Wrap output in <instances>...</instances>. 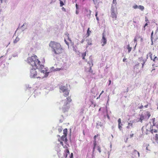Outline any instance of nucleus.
Returning <instances> with one entry per match:
<instances>
[{"instance_id":"f257e3e1","label":"nucleus","mask_w":158,"mask_h":158,"mask_svg":"<svg viewBox=\"0 0 158 158\" xmlns=\"http://www.w3.org/2000/svg\"><path fill=\"white\" fill-rule=\"evenodd\" d=\"M27 61L32 67L30 70V78H43L48 76L50 72H47L46 69L40 64L36 56L28 58Z\"/></svg>"},{"instance_id":"f03ea898","label":"nucleus","mask_w":158,"mask_h":158,"mask_svg":"<svg viewBox=\"0 0 158 158\" xmlns=\"http://www.w3.org/2000/svg\"><path fill=\"white\" fill-rule=\"evenodd\" d=\"M49 46L52 48V51L54 56L59 55L62 52L63 49L60 44L54 41H51L49 44Z\"/></svg>"},{"instance_id":"7ed1b4c3","label":"nucleus","mask_w":158,"mask_h":158,"mask_svg":"<svg viewBox=\"0 0 158 158\" xmlns=\"http://www.w3.org/2000/svg\"><path fill=\"white\" fill-rule=\"evenodd\" d=\"M71 101V99L69 97L66 98V99L63 100L61 103H64L62 107V110L64 112L67 111L69 108V103Z\"/></svg>"},{"instance_id":"20e7f679","label":"nucleus","mask_w":158,"mask_h":158,"mask_svg":"<svg viewBox=\"0 0 158 158\" xmlns=\"http://www.w3.org/2000/svg\"><path fill=\"white\" fill-rule=\"evenodd\" d=\"M117 7L115 5L111 6V17L115 19L117 17L116 15Z\"/></svg>"},{"instance_id":"39448f33","label":"nucleus","mask_w":158,"mask_h":158,"mask_svg":"<svg viewBox=\"0 0 158 158\" xmlns=\"http://www.w3.org/2000/svg\"><path fill=\"white\" fill-rule=\"evenodd\" d=\"M60 92L64 93V95L66 97L69 94V92L67 88L64 86H61L60 87Z\"/></svg>"},{"instance_id":"423d86ee","label":"nucleus","mask_w":158,"mask_h":158,"mask_svg":"<svg viewBox=\"0 0 158 158\" xmlns=\"http://www.w3.org/2000/svg\"><path fill=\"white\" fill-rule=\"evenodd\" d=\"M107 42V40L106 35L103 33L102 34V39L101 40V43H102V46H103L105 45Z\"/></svg>"},{"instance_id":"0eeeda50","label":"nucleus","mask_w":158,"mask_h":158,"mask_svg":"<svg viewBox=\"0 0 158 158\" xmlns=\"http://www.w3.org/2000/svg\"><path fill=\"white\" fill-rule=\"evenodd\" d=\"M141 130L143 134H146V135L148 134V130L145 125L142 127Z\"/></svg>"},{"instance_id":"6e6552de","label":"nucleus","mask_w":158,"mask_h":158,"mask_svg":"<svg viewBox=\"0 0 158 158\" xmlns=\"http://www.w3.org/2000/svg\"><path fill=\"white\" fill-rule=\"evenodd\" d=\"M148 55H149L151 59L153 60L154 61L156 62L158 60V58L156 56L153 59H152V54L151 52H149L147 56H148Z\"/></svg>"},{"instance_id":"1a4fd4ad","label":"nucleus","mask_w":158,"mask_h":158,"mask_svg":"<svg viewBox=\"0 0 158 158\" xmlns=\"http://www.w3.org/2000/svg\"><path fill=\"white\" fill-rule=\"evenodd\" d=\"M133 155L135 157H139V152L136 150H134V152H133Z\"/></svg>"},{"instance_id":"9d476101","label":"nucleus","mask_w":158,"mask_h":158,"mask_svg":"<svg viewBox=\"0 0 158 158\" xmlns=\"http://www.w3.org/2000/svg\"><path fill=\"white\" fill-rule=\"evenodd\" d=\"M27 24L26 23L23 24V25L21 27V28L23 31H24L27 28Z\"/></svg>"},{"instance_id":"9b49d317","label":"nucleus","mask_w":158,"mask_h":158,"mask_svg":"<svg viewBox=\"0 0 158 158\" xmlns=\"http://www.w3.org/2000/svg\"><path fill=\"white\" fill-rule=\"evenodd\" d=\"M133 121H130V123H128V125L127 127V129H130L133 127Z\"/></svg>"},{"instance_id":"f8f14e48","label":"nucleus","mask_w":158,"mask_h":158,"mask_svg":"<svg viewBox=\"0 0 158 158\" xmlns=\"http://www.w3.org/2000/svg\"><path fill=\"white\" fill-rule=\"evenodd\" d=\"M147 129L148 130V133L150 131H151V125L150 124H147L145 125Z\"/></svg>"},{"instance_id":"ddd939ff","label":"nucleus","mask_w":158,"mask_h":158,"mask_svg":"<svg viewBox=\"0 0 158 158\" xmlns=\"http://www.w3.org/2000/svg\"><path fill=\"white\" fill-rule=\"evenodd\" d=\"M126 48L128 49V53L131 52L132 49V48L130 47L129 44H128L126 46Z\"/></svg>"},{"instance_id":"4468645a","label":"nucleus","mask_w":158,"mask_h":158,"mask_svg":"<svg viewBox=\"0 0 158 158\" xmlns=\"http://www.w3.org/2000/svg\"><path fill=\"white\" fill-rule=\"evenodd\" d=\"M20 39L18 37H16L15 39L13 41V43L14 44L16 43Z\"/></svg>"},{"instance_id":"2eb2a0df","label":"nucleus","mask_w":158,"mask_h":158,"mask_svg":"<svg viewBox=\"0 0 158 158\" xmlns=\"http://www.w3.org/2000/svg\"><path fill=\"white\" fill-rule=\"evenodd\" d=\"M88 63L89 64V66H92L93 65V61L91 59H90V60L88 62Z\"/></svg>"},{"instance_id":"dca6fc26","label":"nucleus","mask_w":158,"mask_h":158,"mask_svg":"<svg viewBox=\"0 0 158 158\" xmlns=\"http://www.w3.org/2000/svg\"><path fill=\"white\" fill-rule=\"evenodd\" d=\"M87 41V44L88 45H91L92 44V41L91 39L88 40Z\"/></svg>"},{"instance_id":"f3484780","label":"nucleus","mask_w":158,"mask_h":158,"mask_svg":"<svg viewBox=\"0 0 158 158\" xmlns=\"http://www.w3.org/2000/svg\"><path fill=\"white\" fill-rule=\"evenodd\" d=\"M86 52H85L83 53H82V59L85 60V57L86 55Z\"/></svg>"},{"instance_id":"a211bd4d","label":"nucleus","mask_w":158,"mask_h":158,"mask_svg":"<svg viewBox=\"0 0 158 158\" xmlns=\"http://www.w3.org/2000/svg\"><path fill=\"white\" fill-rule=\"evenodd\" d=\"M138 8L139 9L141 10H143L144 9V7L141 5H139L138 6Z\"/></svg>"},{"instance_id":"6ab92c4d","label":"nucleus","mask_w":158,"mask_h":158,"mask_svg":"<svg viewBox=\"0 0 158 158\" xmlns=\"http://www.w3.org/2000/svg\"><path fill=\"white\" fill-rule=\"evenodd\" d=\"M116 4H117V2L116 0H113V3L112 5V6H114V5H115V6H116Z\"/></svg>"},{"instance_id":"aec40b11","label":"nucleus","mask_w":158,"mask_h":158,"mask_svg":"<svg viewBox=\"0 0 158 158\" xmlns=\"http://www.w3.org/2000/svg\"><path fill=\"white\" fill-rule=\"evenodd\" d=\"M144 119V116L143 115H141L140 116L139 121L142 122V120Z\"/></svg>"},{"instance_id":"412c9836","label":"nucleus","mask_w":158,"mask_h":158,"mask_svg":"<svg viewBox=\"0 0 158 158\" xmlns=\"http://www.w3.org/2000/svg\"><path fill=\"white\" fill-rule=\"evenodd\" d=\"M66 135H63L62 136V137H61V140H63V141H64V140H66V139H66Z\"/></svg>"},{"instance_id":"4be33fe9","label":"nucleus","mask_w":158,"mask_h":158,"mask_svg":"<svg viewBox=\"0 0 158 158\" xmlns=\"http://www.w3.org/2000/svg\"><path fill=\"white\" fill-rule=\"evenodd\" d=\"M94 3L95 5L98 4V0H93Z\"/></svg>"},{"instance_id":"5701e85b","label":"nucleus","mask_w":158,"mask_h":158,"mask_svg":"<svg viewBox=\"0 0 158 158\" xmlns=\"http://www.w3.org/2000/svg\"><path fill=\"white\" fill-rule=\"evenodd\" d=\"M59 0L60 1V7H62L64 5V4L63 3V2L61 0Z\"/></svg>"},{"instance_id":"b1692460","label":"nucleus","mask_w":158,"mask_h":158,"mask_svg":"<svg viewBox=\"0 0 158 158\" xmlns=\"http://www.w3.org/2000/svg\"><path fill=\"white\" fill-rule=\"evenodd\" d=\"M67 129H65L63 130V133L64 135L66 136L67 132Z\"/></svg>"},{"instance_id":"393cba45","label":"nucleus","mask_w":158,"mask_h":158,"mask_svg":"<svg viewBox=\"0 0 158 158\" xmlns=\"http://www.w3.org/2000/svg\"><path fill=\"white\" fill-rule=\"evenodd\" d=\"M68 36V40L70 42V43H71V44L73 45V43L72 42V40H71V39L69 37L68 35H67Z\"/></svg>"},{"instance_id":"a878e982","label":"nucleus","mask_w":158,"mask_h":158,"mask_svg":"<svg viewBox=\"0 0 158 158\" xmlns=\"http://www.w3.org/2000/svg\"><path fill=\"white\" fill-rule=\"evenodd\" d=\"M133 7L134 9H136L138 8V6H137V5H135L134 6H133Z\"/></svg>"},{"instance_id":"bb28decb","label":"nucleus","mask_w":158,"mask_h":158,"mask_svg":"<svg viewBox=\"0 0 158 158\" xmlns=\"http://www.w3.org/2000/svg\"><path fill=\"white\" fill-rule=\"evenodd\" d=\"M98 135H95L94 136V141H96V138L97 137H98Z\"/></svg>"},{"instance_id":"cd10ccee","label":"nucleus","mask_w":158,"mask_h":158,"mask_svg":"<svg viewBox=\"0 0 158 158\" xmlns=\"http://www.w3.org/2000/svg\"><path fill=\"white\" fill-rule=\"evenodd\" d=\"M86 11L89 14V16H90V14H91V11L90 10H87Z\"/></svg>"},{"instance_id":"c85d7f7f","label":"nucleus","mask_w":158,"mask_h":158,"mask_svg":"<svg viewBox=\"0 0 158 158\" xmlns=\"http://www.w3.org/2000/svg\"><path fill=\"white\" fill-rule=\"evenodd\" d=\"M96 141H94V149L95 146H96Z\"/></svg>"},{"instance_id":"c756f323","label":"nucleus","mask_w":158,"mask_h":158,"mask_svg":"<svg viewBox=\"0 0 158 158\" xmlns=\"http://www.w3.org/2000/svg\"><path fill=\"white\" fill-rule=\"evenodd\" d=\"M118 124H121V125H122L121 123V119L120 118H119L118 120Z\"/></svg>"},{"instance_id":"7c9ffc66","label":"nucleus","mask_w":158,"mask_h":158,"mask_svg":"<svg viewBox=\"0 0 158 158\" xmlns=\"http://www.w3.org/2000/svg\"><path fill=\"white\" fill-rule=\"evenodd\" d=\"M64 158H66L67 156H68V154H67L66 153H65L64 154Z\"/></svg>"},{"instance_id":"2f4dec72","label":"nucleus","mask_w":158,"mask_h":158,"mask_svg":"<svg viewBox=\"0 0 158 158\" xmlns=\"http://www.w3.org/2000/svg\"><path fill=\"white\" fill-rule=\"evenodd\" d=\"M151 131H152V133H153V132H154V133H156L157 132V130H153L152 129Z\"/></svg>"},{"instance_id":"473e14b6","label":"nucleus","mask_w":158,"mask_h":158,"mask_svg":"<svg viewBox=\"0 0 158 158\" xmlns=\"http://www.w3.org/2000/svg\"><path fill=\"white\" fill-rule=\"evenodd\" d=\"M153 31H152L151 34V39H153L152 36H153Z\"/></svg>"},{"instance_id":"72a5a7b5","label":"nucleus","mask_w":158,"mask_h":158,"mask_svg":"<svg viewBox=\"0 0 158 158\" xmlns=\"http://www.w3.org/2000/svg\"><path fill=\"white\" fill-rule=\"evenodd\" d=\"M69 158H73V153H71Z\"/></svg>"},{"instance_id":"f704fd0d","label":"nucleus","mask_w":158,"mask_h":158,"mask_svg":"<svg viewBox=\"0 0 158 158\" xmlns=\"http://www.w3.org/2000/svg\"><path fill=\"white\" fill-rule=\"evenodd\" d=\"M64 42L67 45H68V46L69 45V43L65 39H64Z\"/></svg>"},{"instance_id":"c9c22d12","label":"nucleus","mask_w":158,"mask_h":158,"mask_svg":"<svg viewBox=\"0 0 158 158\" xmlns=\"http://www.w3.org/2000/svg\"><path fill=\"white\" fill-rule=\"evenodd\" d=\"M118 128L119 129V130H121V129L122 128V127H121V126L119 124H118Z\"/></svg>"},{"instance_id":"e433bc0d","label":"nucleus","mask_w":158,"mask_h":158,"mask_svg":"<svg viewBox=\"0 0 158 158\" xmlns=\"http://www.w3.org/2000/svg\"><path fill=\"white\" fill-rule=\"evenodd\" d=\"M92 66H89V68H90V69H89V72H92V71L91 69V67H92Z\"/></svg>"},{"instance_id":"4c0bfd02","label":"nucleus","mask_w":158,"mask_h":158,"mask_svg":"<svg viewBox=\"0 0 158 158\" xmlns=\"http://www.w3.org/2000/svg\"><path fill=\"white\" fill-rule=\"evenodd\" d=\"M95 16L96 17H98L97 16V15H98V11L96 10H95Z\"/></svg>"},{"instance_id":"58836bf2","label":"nucleus","mask_w":158,"mask_h":158,"mask_svg":"<svg viewBox=\"0 0 158 158\" xmlns=\"http://www.w3.org/2000/svg\"><path fill=\"white\" fill-rule=\"evenodd\" d=\"M155 138L156 139H158V135L157 134H156Z\"/></svg>"},{"instance_id":"ea45409f","label":"nucleus","mask_w":158,"mask_h":158,"mask_svg":"<svg viewBox=\"0 0 158 158\" xmlns=\"http://www.w3.org/2000/svg\"><path fill=\"white\" fill-rule=\"evenodd\" d=\"M98 151L100 153L101 152V149L99 147H98Z\"/></svg>"},{"instance_id":"a19ab883","label":"nucleus","mask_w":158,"mask_h":158,"mask_svg":"<svg viewBox=\"0 0 158 158\" xmlns=\"http://www.w3.org/2000/svg\"><path fill=\"white\" fill-rule=\"evenodd\" d=\"M65 153H67H67L69 154V151L68 149L66 150Z\"/></svg>"},{"instance_id":"79ce46f5","label":"nucleus","mask_w":158,"mask_h":158,"mask_svg":"<svg viewBox=\"0 0 158 158\" xmlns=\"http://www.w3.org/2000/svg\"><path fill=\"white\" fill-rule=\"evenodd\" d=\"M137 39L136 37H135L134 40V42L135 43L137 41Z\"/></svg>"},{"instance_id":"37998d69","label":"nucleus","mask_w":158,"mask_h":158,"mask_svg":"<svg viewBox=\"0 0 158 158\" xmlns=\"http://www.w3.org/2000/svg\"><path fill=\"white\" fill-rule=\"evenodd\" d=\"M147 25H148V24H147V23H146L145 24V25H144V27H143V28H144V30H145V27L146 26H147Z\"/></svg>"},{"instance_id":"c03bdc74","label":"nucleus","mask_w":158,"mask_h":158,"mask_svg":"<svg viewBox=\"0 0 158 158\" xmlns=\"http://www.w3.org/2000/svg\"><path fill=\"white\" fill-rule=\"evenodd\" d=\"M62 10H63L64 11H66L64 7H62Z\"/></svg>"},{"instance_id":"a18cd8bd","label":"nucleus","mask_w":158,"mask_h":158,"mask_svg":"<svg viewBox=\"0 0 158 158\" xmlns=\"http://www.w3.org/2000/svg\"><path fill=\"white\" fill-rule=\"evenodd\" d=\"M133 135H134V134H131L130 135V137L131 138L133 136Z\"/></svg>"},{"instance_id":"49530a36","label":"nucleus","mask_w":158,"mask_h":158,"mask_svg":"<svg viewBox=\"0 0 158 158\" xmlns=\"http://www.w3.org/2000/svg\"><path fill=\"white\" fill-rule=\"evenodd\" d=\"M109 85L111 84V80H109Z\"/></svg>"},{"instance_id":"de8ad7c7","label":"nucleus","mask_w":158,"mask_h":158,"mask_svg":"<svg viewBox=\"0 0 158 158\" xmlns=\"http://www.w3.org/2000/svg\"><path fill=\"white\" fill-rule=\"evenodd\" d=\"M145 63V61H144L143 62L142 64V67H143V66Z\"/></svg>"},{"instance_id":"09e8293b","label":"nucleus","mask_w":158,"mask_h":158,"mask_svg":"<svg viewBox=\"0 0 158 158\" xmlns=\"http://www.w3.org/2000/svg\"><path fill=\"white\" fill-rule=\"evenodd\" d=\"M96 19L98 21V23L99 22L98 21L99 20V18H98V17H96Z\"/></svg>"},{"instance_id":"8fccbe9b","label":"nucleus","mask_w":158,"mask_h":158,"mask_svg":"<svg viewBox=\"0 0 158 158\" xmlns=\"http://www.w3.org/2000/svg\"><path fill=\"white\" fill-rule=\"evenodd\" d=\"M73 50L74 51H76V48H75L74 46L73 47Z\"/></svg>"},{"instance_id":"3c124183","label":"nucleus","mask_w":158,"mask_h":158,"mask_svg":"<svg viewBox=\"0 0 158 158\" xmlns=\"http://www.w3.org/2000/svg\"><path fill=\"white\" fill-rule=\"evenodd\" d=\"M151 41L152 42V44H151L152 45H153V39H151Z\"/></svg>"},{"instance_id":"603ef678","label":"nucleus","mask_w":158,"mask_h":158,"mask_svg":"<svg viewBox=\"0 0 158 158\" xmlns=\"http://www.w3.org/2000/svg\"><path fill=\"white\" fill-rule=\"evenodd\" d=\"M126 60H127L126 58H124L123 60V61L124 62H125Z\"/></svg>"},{"instance_id":"864d4df0","label":"nucleus","mask_w":158,"mask_h":158,"mask_svg":"<svg viewBox=\"0 0 158 158\" xmlns=\"http://www.w3.org/2000/svg\"><path fill=\"white\" fill-rule=\"evenodd\" d=\"M143 106L142 105V106H140V107H139V108L140 109H142L143 108Z\"/></svg>"},{"instance_id":"5fc2aeb1","label":"nucleus","mask_w":158,"mask_h":158,"mask_svg":"<svg viewBox=\"0 0 158 158\" xmlns=\"http://www.w3.org/2000/svg\"><path fill=\"white\" fill-rule=\"evenodd\" d=\"M60 143L63 146V142H60Z\"/></svg>"},{"instance_id":"6e6d98bb","label":"nucleus","mask_w":158,"mask_h":158,"mask_svg":"<svg viewBox=\"0 0 158 158\" xmlns=\"http://www.w3.org/2000/svg\"><path fill=\"white\" fill-rule=\"evenodd\" d=\"M148 106V105H146L144 106V107H145V108H147Z\"/></svg>"},{"instance_id":"4d7b16f0","label":"nucleus","mask_w":158,"mask_h":158,"mask_svg":"<svg viewBox=\"0 0 158 158\" xmlns=\"http://www.w3.org/2000/svg\"><path fill=\"white\" fill-rule=\"evenodd\" d=\"M84 40L83 39V40H82L81 41V43H83V42H84Z\"/></svg>"},{"instance_id":"13d9d810","label":"nucleus","mask_w":158,"mask_h":158,"mask_svg":"<svg viewBox=\"0 0 158 158\" xmlns=\"http://www.w3.org/2000/svg\"><path fill=\"white\" fill-rule=\"evenodd\" d=\"M101 95H100H100H99V96H98V98H97V99H99V98H100V96H101Z\"/></svg>"},{"instance_id":"bf43d9fd","label":"nucleus","mask_w":158,"mask_h":158,"mask_svg":"<svg viewBox=\"0 0 158 158\" xmlns=\"http://www.w3.org/2000/svg\"><path fill=\"white\" fill-rule=\"evenodd\" d=\"M104 91L103 90L102 91L101 93L100 94V95H101L103 93H104Z\"/></svg>"},{"instance_id":"052dcab7","label":"nucleus","mask_w":158,"mask_h":158,"mask_svg":"<svg viewBox=\"0 0 158 158\" xmlns=\"http://www.w3.org/2000/svg\"><path fill=\"white\" fill-rule=\"evenodd\" d=\"M60 70V69H55V70L56 71H57L58 70Z\"/></svg>"},{"instance_id":"680f3d73","label":"nucleus","mask_w":158,"mask_h":158,"mask_svg":"<svg viewBox=\"0 0 158 158\" xmlns=\"http://www.w3.org/2000/svg\"><path fill=\"white\" fill-rule=\"evenodd\" d=\"M76 8L77 9V8H78V6L77 5V4H76Z\"/></svg>"},{"instance_id":"e2e57ef3","label":"nucleus","mask_w":158,"mask_h":158,"mask_svg":"<svg viewBox=\"0 0 158 158\" xmlns=\"http://www.w3.org/2000/svg\"><path fill=\"white\" fill-rule=\"evenodd\" d=\"M58 130H59V131L60 132H61V131L62 130H61V129H58Z\"/></svg>"},{"instance_id":"0e129e2a","label":"nucleus","mask_w":158,"mask_h":158,"mask_svg":"<svg viewBox=\"0 0 158 158\" xmlns=\"http://www.w3.org/2000/svg\"><path fill=\"white\" fill-rule=\"evenodd\" d=\"M76 14H77L78 13V11H77V10L76 11Z\"/></svg>"},{"instance_id":"69168bd1","label":"nucleus","mask_w":158,"mask_h":158,"mask_svg":"<svg viewBox=\"0 0 158 158\" xmlns=\"http://www.w3.org/2000/svg\"><path fill=\"white\" fill-rule=\"evenodd\" d=\"M16 56H17V55H13V56L14 57H15Z\"/></svg>"},{"instance_id":"338daca9","label":"nucleus","mask_w":158,"mask_h":158,"mask_svg":"<svg viewBox=\"0 0 158 158\" xmlns=\"http://www.w3.org/2000/svg\"><path fill=\"white\" fill-rule=\"evenodd\" d=\"M148 118H149L150 117V115H149V114H148Z\"/></svg>"},{"instance_id":"774afa93","label":"nucleus","mask_w":158,"mask_h":158,"mask_svg":"<svg viewBox=\"0 0 158 158\" xmlns=\"http://www.w3.org/2000/svg\"><path fill=\"white\" fill-rule=\"evenodd\" d=\"M146 149L147 150H148V147H146Z\"/></svg>"}]
</instances>
